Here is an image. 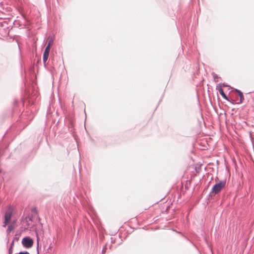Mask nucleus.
I'll use <instances>...</instances> for the list:
<instances>
[{
	"instance_id": "obj_10",
	"label": "nucleus",
	"mask_w": 254,
	"mask_h": 254,
	"mask_svg": "<svg viewBox=\"0 0 254 254\" xmlns=\"http://www.w3.org/2000/svg\"><path fill=\"white\" fill-rule=\"evenodd\" d=\"M106 249H107V245H105V247L102 249V254H104L105 253Z\"/></svg>"
},
{
	"instance_id": "obj_15",
	"label": "nucleus",
	"mask_w": 254,
	"mask_h": 254,
	"mask_svg": "<svg viewBox=\"0 0 254 254\" xmlns=\"http://www.w3.org/2000/svg\"><path fill=\"white\" fill-rule=\"evenodd\" d=\"M222 86H223V87H228L229 86L226 83H221V87Z\"/></svg>"
},
{
	"instance_id": "obj_4",
	"label": "nucleus",
	"mask_w": 254,
	"mask_h": 254,
	"mask_svg": "<svg viewBox=\"0 0 254 254\" xmlns=\"http://www.w3.org/2000/svg\"><path fill=\"white\" fill-rule=\"evenodd\" d=\"M50 49H51V46H49V45H47V46L46 47V48L44 50V53H43V63L45 65H46V63L47 61L48 60L49 56Z\"/></svg>"
},
{
	"instance_id": "obj_1",
	"label": "nucleus",
	"mask_w": 254,
	"mask_h": 254,
	"mask_svg": "<svg viewBox=\"0 0 254 254\" xmlns=\"http://www.w3.org/2000/svg\"><path fill=\"white\" fill-rule=\"evenodd\" d=\"M226 184V181L225 180H222L218 183H216L213 186L209 195L212 196L219 193L225 188Z\"/></svg>"
},
{
	"instance_id": "obj_14",
	"label": "nucleus",
	"mask_w": 254,
	"mask_h": 254,
	"mask_svg": "<svg viewBox=\"0 0 254 254\" xmlns=\"http://www.w3.org/2000/svg\"><path fill=\"white\" fill-rule=\"evenodd\" d=\"M18 254H30L28 252H20Z\"/></svg>"
},
{
	"instance_id": "obj_7",
	"label": "nucleus",
	"mask_w": 254,
	"mask_h": 254,
	"mask_svg": "<svg viewBox=\"0 0 254 254\" xmlns=\"http://www.w3.org/2000/svg\"><path fill=\"white\" fill-rule=\"evenodd\" d=\"M14 228H15V226H14V224H11L9 225L8 226L7 229L6 230L7 233H9L10 232H11V231L14 230Z\"/></svg>"
},
{
	"instance_id": "obj_21",
	"label": "nucleus",
	"mask_w": 254,
	"mask_h": 254,
	"mask_svg": "<svg viewBox=\"0 0 254 254\" xmlns=\"http://www.w3.org/2000/svg\"><path fill=\"white\" fill-rule=\"evenodd\" d=\"M24 115V114L23 113V114H22V116H23Z\"/></svg>"
},
{
	"instance_id": "obj_6",
	"label": "nucleus",
	"mask_w": 254,
	"mask_h": 254,
	"mask_svg": "<svg viewBox=\"0 0 254 254\" xmlns=\"http://www.w3.org/2000/svg\"><path fill=\"white\" fill-rule=\"evenodd\" d=\"M235 91L238 94V95L240 97V101L239 102H237V103H236L235 102L234 104H235V103H237V104L241 103L243 101V100H244V97L243 93L240 90H238L237 89H235Z\"/></svg>"
},
{
	"instance_id": "obj_12",
	"label": "nucleus",
	"mask_w": 254,
	"mask_h": 254,
	"mask_svg": "<svg viewBox=\"0 0 254 254\" xmlns=\"http://www.w3.org/2000/svg\"><path fill=\"white\" fill-rule=\"evenodd\" d=\"M212 75H213V77L214 78V79L215 80L216 78H218V75L215 73H212Z\"/></svg>"
},
{
	"instance_id": "obj_17",
	"label": "nucleus",
	"mask_w": 254,
	"mask_h": 254,
	"mask_svg": "<svg viewBox=\"0 0 254 254\" xmlns=\"http://www.w3.org/2000/svg\"><path fill=\"white\" fill-rule=\"evenodd\" d=\"M111 243L113 244V243H115V240H113V238L111 237Z\"/></svg>"
},
{
	"instance_id": "obj_2",
	"label": "nucleus",
	"mask_w": 254,
	"mask_h": 254,
	"mask_svg": "<svg viewBox=\"0 0 254 254\" xmlns=\"http://www.w3.org/2000/svg\"><path fill=\"white\" fill-rule=\"evenodd\" d=\"M23 246L26 248H31L33 245V240L29 237H25L22 241Z\"/></svg>"
},
{
	"instance_id": "obj_5",
	"label": "nucleus",
	"mask_w": 254,
	"mask_h": 254,
	"mask_svg": "<svg viewBox=\"0 0 254 254\" xmlns=\"http://www.w3.org/2000/svg\"><path fill=\"white\" fill-rule=\"evenodd\" d=\"M12 212L10 210L6 211L4 214V220L3 222V227H5L6 225L10 222L12 217Z\"/></svg>"
},
{
	"instance_id": "obj_20",
	"label": "nucleus",
	"mask_w": 254,
	"mask_h": 254,
	"mask_svg": "<svg viewBox=\"0 0 254 254\" xmlns=\"http://www.w3.org/2000/svg\"><path fill=\"white\" fill-rule=\"evenodd\" d=\"M112 247V244L110 246V249H111V247Z\"/></svg>"
},
{
	"instance_id": "obj_11",
	"label": "nucleus",
	"mask_w": 254,
	"mask_h": 254,
	"mask_svg": "<svg viewBox=\"0 0 254 254\" xmlns=\"http://www.w3.org/2000/svg\"><path fill=\"white\" fill-rule=\"evenodd\" d=\"M31 212L33 213H37V209L35 207H33L31 208Z\"/></svg>"
},
{
	"instance_id": "obj_3",
	"label": "nucleus",
	"mask_w": 254,
	"mask_h": 254,
	"mask_svg": "<svg viewBox=\"0 0 254 254\" xmlns=\"http://www.w3.org/2000/svg\"><path fill=\"white\" fill-rule=\"evenodd\" d=\"M216 90H217L219 92V93L220 94V95L222 96V97L225 100L228 101H230V102H231L232 104H234L235 103V101L234 100H230L229 99V98L228 97V96L225 94V93H224V91L223 90L222 87H221V83H219L218 84L217 86H216Z\"/></svg>"
},
{
	"instance_id": "obj_8",
	"label": "nucleus",
	"mask_w": 254,
	"mask_h": 254,
	"mask_svg": "<svg viewBox=\"0 0 254 254\" xmlns=\"http://www.w3.org/2000/svg\"><path fill=\"white\" fill-rule=\"evenodd\" d=\"M52 244L51 243L48 247V248L46 250V252L45 254H52Z\"/></svg>"
},
{
	"instance_id": "obj_9",
	"label": "nucleus",
	"mask_w": 254,
	"mask_h": 254,
	"mask_svg": "<svg viewBox=\"0 0 254 254\" xmlns=\"http://www.w3.org/2000/svg\"><path fill=\"white\" fill-rule=\"evenodd\" d=\"M48 39V43L47 45L51 46L52 43L54 42V38L51 36H49Z\"/></svg>"
},
{
	"instance_id": "obj_18",
	"label": "nucleus",
	"mask_w": 254,
	"mask_h": 254,
	"mask_svg": "<svg viewBox=\"0 0 254 254\" xmlns=\"http://www.w3.org/2000/svg\"><path fill=\"white\" fill-rule=\"evenodd\" d=\"M29 220L32 221V217L30 216L28 217Z\"/></svg>"
},
{
	"instance_id": "obj_19",
	"label": "nucleus",
	"mask_w": 254,
	"mask_h": 254,
	"mask_svg": "<svg viewBox=\"0 0 254 254\" xmlns=\"http://www.w3.org/2000/svg\"><path fill=\"white\" fill-rule=\"evenodd\" d=\"M37 254H39L38 245H37Z\"/></svg>"
},
{
	"instance_id": "obj_13",
	"label": "nucleus",
	"mask_w": 254,
	"mask_h": 254,
	"mask_svg": "<svg viewBox=\"0 0 254 254\" xmlns=\"http://www.w3.org/2000/svg\"><path fill=\"white\" fill-rule=\"evenodd\" d=\"M12 248H11V247H10L8 250V254H12Z\"/></svg>"
},
{
	"instance_id": "obj_16",
	"label": "nucleus",
	"mask_w": 254,
	"mask_h": 254,
	"mask_svg": "<svg viewBox=\"0 0 254 254\" xmlns=\"http://www.w3.org/2000/svg\"><path fill=\"white\" fill-rule=\"evenodd\" d=\"M13 245H14V241L13 240L12 242L10 244V247H11V248H12Z\"/></svg>"
}]
</instances>
